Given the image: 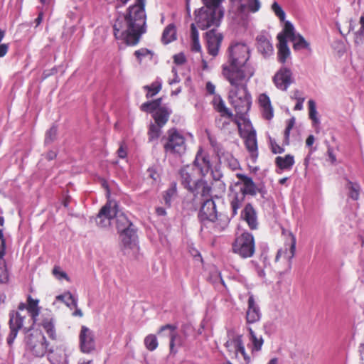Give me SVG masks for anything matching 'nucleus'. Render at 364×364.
I'll list each match as a JSON object with an SVG mask.
<instances>
[{
	"label": "nucleus",
	"mask_w": 364,
	"mask_h": 364,
	"mask_svg": "<svg viewBox=\"0 0 364 364\" xmlns=\"http://www.w3.org/2000/svg\"><path fill=\"white\" fill-rule=\"evenodd\" d=\"M57 127L53 125L49 130L47 131L45 137V144L48 145L51 144L56 138L57 136Z\"/></svg>",
	"instance_id": "nucleus-50"
},
{
	"label": "nucleus",
	"mask_w": 364,
	"mask_h": 364,
	"mask_svg": "<svg viewBox=\"0 0 364 364\" xmlns=\"http://www.w3.org/2000/svg\"><path fill=\"white\" fill-rule=\"evenodd\" d=\"M129 0H117V7L128 3ZM146 0H134L124 14H119L113 26L117 39L122 40L127 46H135L141 36L146 32Z\"/></svg>",
	"instance_id": "nucleus-1"
},
{
	"label": "nucleus",
	"mask_w": 364,
	"mask_h": 364,
	"mask_svg": "<svg viewBox=\"0 0 364 364\" xmlns=\"http://www.w3.org/2000/svg\"><path fill=\"white\" fill-rule=\"evenodd\" d=\"M232 251L242 258L252 257L255 251L253 235L246 231L237 233L232 243Z\"/></svg>",
	"instance_id": "nucleus-8"
},
{
	"label": "nucleus",
	"mask_w": 364,
	"mask_h": 364,
	"mask_svg": "<svg viewBox=\"0 0 364 364\" xmlns=\"http://www.w3.org/2000/svg\"><path fill=\"white\" fill-rule=\"evenodd\" d=\"M9 50V45L7 43H0V58L4 57Z\"/></svg>",
	"instance_id": "nucleus-58"
},
{
	"label": "nucleus",
	"mask_w": 364,
	"mask_h": 364,
	"mask_svg": "<svg viewBox=\"0 0 364 364\" xmlns=\"http://www.w3.org/2000/svg\"><path fill=\"white\" fill-rule=\"evenodd\" d=\"M173 60L174 63L177 66H181L182 65V52L178 53V54L175 55L173 56Z\"/></svg>",
	"instance_id": "nucleus-60"
},
{
	"label": "nucleus",
	"mask_w": 364,
	"mask_h": 364,
	"mask_svg": "<svg viewBox=\"0 0 364 364\" xmlns=\"http://www.w3.org/2000/svg\"><path fill=\"white\" fill-rule=\"evenodd\" d=\"M225 346L230 352L234 353V348L236 346L235 343V337L232 339L227 341Z\"/></svg>",
	"instance_id": "nucleus-57"
},
{
	"label": "nucleus",
	"mask_w": 364,
	"mask_h": 364,
	"mask_svg": "<svg viewBox=\"0 0 364 364\" xmlns=\"http://www.w3.org/2000/svg\"><path fill=\"white\" fill-rule=\"evenodd\" d=\"M191 50L193 51L199 52L201 49V46L199 42L198 31L194 23L191 24Z\"/></svg>",
	"instance_id": "nucleus-35"
},
{
	"label": "nucleus",
	"mask_w": 364,
	"mask_h": 364,
	"mask_svg": "<svg viewBox=\"0 0 364 364\" xmlns=\"http://www.w3.org/2000/svg\"><path fill=\"white\" fill-rule=\"evenodd\" d=\"M162 127H161L156 123L151 124L149 126L148 134L150 141L156 140L159 139L161 134Z\"/></svg>",
	"instance_id": "nucleus-42"
},
{
	"label": "nucleus",
	"mask_w": 364,
	"mask_h": 364,
	"mask_svg": "<svg viewBox=\"0 0 364 364\" xmlns=\"http://www.w3.org/2000/svg\"><path fill=\"white\" fill-rule=\"evenodd\" d=\"M236 176L240 179V182L236 183L235 186L240 183L242 184V187L240 188L238 193H244V197L247 194L251 196L257 194V186L250 177L242 173H237Z\"/></svg>",
	"instance_id": "nucleus-18"
},
{
	"label": "nucleus",
	"mask_w": 364,
	"mask_h": 364,
	"mask_svg": "<svg viewBox=\"0 0 364 364\" xmlns=\"http://www.w3.org/2000/svg\"><path fill=\"white\" fill-rule=\"evenodd\" d=\"M294 124H295V118L291 117L290 119H289V121L287 122V126L284 131V137H285V141H287V144H288L290 131L291 130V129L293 128Z\"/></svg>",
	"instance_id": "nucleus-54"
},
{
	"label": "nucleus",
	"mask_w": 364,
	"mask_h": 364,
	"mask_svg": "<svg viewBox=\"0 0 364 364\" xmlns=\"http://www.w3.org/2000/svg\"><path fill=\"white\" fill-rule=\"evenodd\" d=\"M259 104L262 109L263 116L267 119H270L273 117V109L271 105L269 97L266 94H261L258 98Z\"/></svg>",
	"instance_id": "nucleus-26"
},
{
	"label": "nucleus",
	"mask_w": 364,
	"mask_h": 364,
	"mask_svg": "<svg viewBox=\"0 0 364 364\" xmlns=\"http://www.w3.org/2000/svg\"><path fill=\"white\" fill-rule=\"evenodd\" d=\"M176 193V183H172L170 188L166 191V194L164 196L165 204L170 206L171 198Z\"/></svg>",
	"instance_id": "nucleus-48"
},
{
	"label": "nucleus",
	"mask_w": 364,
	"mask_h": 364,
	"mask_svg": "<svg viewBox=\"0 0 364 364\" xmlns=\"http://www.w3.org/2000/svg\"><path fill=\"white\" fill-rule=\"evenodd\" d=\"M248 331L250 336V341L253 345V349L257 351L259 350L262 348L264 342L262 337H257L251 328H249Z\"/></svg>",
	"instance_id": "nucleus-41"
},
{
	"label": "nucleus",
	"mask_w": 364,
	"mask_h": 364,
	"mask_svg": "<svg viewBox=\"0 0 364 364\" xmlns=\"http://www.w3.org/2000/svg\"><path fill=\"white\" fill-rule=\"evenodd\" d=\"M127 151L125 150L123 144H121L117 150V155L120 159H124L127 156Z\"/></svg>",
	"instance_id": "nucleus-59"
},
{
	"label": "nucleus",
	"mask_w": 364,
	"mask_h": 364,
	"mask_svg": "<svg viewBox=\"0 0 364 364\" xmlns=\"http://www.w3.org/2000/svg\"><path fill=\"white\" fill-rule=\"evenodd\" d=\"M198 216L203 225H206L208 223H214L216 220L218 213L213 200L203 198Z\"/></svg>",
	"instance_id": "nucleus-12"
},
{
	"label": "nucleus",
	"mask_w": 364,
	"mask_h": 364,
	"mask_svg": "<svg viewBox=\"0 0 364 364\" xmlns=\"http://www.w3.org/2000/svg\"><path fill=\"white\" fill-rule=\"evenodd\" d=\"M250 50L242 43H237L229 48V58L222 66V75L232 74V77H252L255 73V66L250 62Z\"/></svg>",
	"instance_id": "nucleus-2"
},
{
	"label": "nucleus",
	"mask_w": 364,
	"mask_h": 364,
	"mask_svg": "<svg viewBox=\"0 0 364 364\" xmlns=\"http://www.w3.org/2000/svg\"><path fill=\"white\" fill-rule=\"evenodd\" d=\"M275 163L282 170H290L294 164V159L290 154L285 156H277L275 159Z\"/></svg>",
	"instance_id": "nucleus-33"
},
{
	"label": "nucleus",
	"mask_w": 364,
	"mask_h": 364,
	"mask_svg": "<svg viewBox=\"0 0 364 364\" xmlns=\"http://www.w3.org/2000/svg\"><path fill=\"white\" fill-rule=\"evenodd\" d=\"M140 109L141 111L151 113L156 124L164 127L168 120L171 109L166 105H162V98L148 101L143 103Z\"/></svg>",
	"instance_id": "nucleus-6"
},
{
	"label": "nucleus",
	"mask_w": 364,
	"mask_h": 364,
	"mask_svg": "<svg viewBox=\"0 0 364 364\" xmlns=\"http://www.w3.org/2000/svg\"><path fill=\"white\" fill-rule=\"evenodd\" d=\"M188 252L193 257V259L197 261L202 262L203 259L201 255L198 250L193 247V244H188Z\"/></svg>",
	"instance_id": "nucleus-52"
},
{
	"label": "nucleus",
	"mask_w": 364,
	"mask_h": 364,
	"mask_svg": "<svg viewBox=\"0 0 364 364\" xmlns=\"http://www.w3.org/2000/svg\"><path fill=\"white\" fill-rule=\"evenodd\" d=\"M162 81L161 80L157 79L156 81L152 82L150 85H146L144 87L147 90L146 97L150 98L156 95L161 89Z\"/></svg>",
	"instance_id": "nucleus-38"
},
{
	"label": "nucleus",
	"mask_w": 364,
	"mask_h": 364,
	"mask_svg": "<svg viewBox=\"0 0 364 364\" xmlns=\"http://www.w3.org/2000/svg\"><path fill=\"white\" fill-rule=\"evenodd\" d=\"M213 102L215 109L220 114L222 117H225L228 119H230L232 117V112L225 106L224 101L219 95L214 97Z\"/></svg>",
	"instance_id": "nucleus-28"
},
{
	"label": "nucleus",
	"mask_w": 364,
	"mask_h": 364,
	"mask_svg": "<svg viewBox=\"0 0 364 364\" xmlns=\"http://www.w3.org/2000/svg\"><path fill=\"white\" fill-rule=\"evenodd\" d=\"M147 350L153 351L158 347V341L156 336L154 334L146 336L144 341Z\"/></svg>",
	"instance_id": "nucleus-43"
},
{
	"label": "nucleus",
	"mask_w": 364,
	"mask_h": 364,
	"mask_svg": "<svg viewBox=\"0 0 364 364\" xmlns=\"http://www.w3.org/2000/svg\"><path fill=\"white\" fill-rule=\"evenodd\" d=\"M291 41L293 42V48L296 50L301 49L311 50L310 44L299 33L294 36Z\"/></svg>",
	"instance_id": "nucleus-36"
},
{
	"label": "nucleus",
	"mask_w": 364,
	"mask_h": 364,
	"mask_svg": "<svg viewBox=\"0 0 364 364\" xmlns=\"http://www.w3.org/2000/svg\"><path fill=\"white\" fill-rule=\"evenodd\" d=\"M25 342L26 352L36 358L43 357L50 348L45 336L38 331L28 333Z\"/></svg>",
	"instance_id": "nucleus-7"
},
{
	"label": "nucleus",
	"mask_w": 364,
	"mask_h": 364,
	"mask_svg": "<svg viewBox=\"0 0 364 364\" xmlns=\"http://www.w3.org/2000/svg\"><path fill=\"white\" fill-rule=\"evenodd\" d=\"M232 8H235L239 13H244L247 10L252 12L257 11L260 8L259 0H230Z\"/></svg>",
	"instance_id": "nucleus-19"
},
{
	"label": "nucleus",
	"mask_w": 364,
	"mask_h": 364,
	"mask_svg": "<svg viewBox=\"0 0 364 364\" xmlns=\"http://www.w3.org/2000/svg\"><path fill=\"white\" fill-rule=\"evenodd\" d=\"M171 74L173 77H170L168 79V84L170 85H173L174 84L178 83L181 80L178 75V69L176 66H173L171 69Z\"/></svg>",
	"instance_id": "nucleus-53"
},
{
	"label": "nucleus",
	"mask_w": 364,
	"mask_h": 364,
	"mask_svg": "<svg viewBox=\"0 0 364 364\" xmlns=\"http://www.w3.org/2000/svg\"><path fill=\"white\" fill-rule=\"evenodd\" d=\"M204 6L196 11L195 20L201 29L215 28L220 25L224 16L221 6L223 0H202Z\"/></svg>",
	"instance_id": "nucleus-5"
},
{
	"label": "nucleus",
	"mask_w": 364,
	"mask_h": 364,
	"mask_svg": "<svg viewBox=\"0 0 364 364\" xmlns=\"http://www.w3.org/2000/svg\"><path fill=\"white\" fill-rule=\"evenodd\" d=\"M279 34H283L285 37V40L289 38L291 41L298 33H295L294 26L289 21H286L284 23L283 33H280Z\"/></svg>",
	"instance_id": "nucleus-44"
},
{
	"label": "nucleus",
	"mask_w": 364,
	"mask_h": 364,
	"mask_svg": "<svg viewBox=\"0 0 364 364\" xmlns=\"http://www.w3.org/2000/svg\"><path fill=\"white\" fill-rule=\"evenodd\" d=\"M278 60L280 63H284L290 57V50L287 46V41L283 34H278Z\"/></svg>",
	"instance_id": "nucleus-24"
},
{
	"label": "nucleus",
	"mask_w": 364,
	"mask_h": 364,
	"mask_svg": "<svg viewBox=\"0 0 364 364\" xmlns=\"http://www.w3.org/2000/svg\"><path fill=\"white\" fill-rule=\"evenodd\" d=\"M245 138V146L252 160L255 161L258 156L256 132L255 130L250 131Z\"/></svg>",
	"instance_id": "nucleus-23"
},
{
	"label": "nucleus",
	"mask_w": 364,
	"mask_h": 364,
	"mask_svg": "<svg viewBox=\"0 0 364 364\" xmlns=\"http://www.w3.org/2000/svg\"><path fill=\"white\" fill-rule=\"evenodd\" d=\"M57 156V154L54 151H49L46 154V159L49 161L54 159Z\"/></svg>",
	"instance_id": "nucleus-63"
},
{
	"label": "nucleus",
	"mask_w": 364,
	"mask_h": 364,
	"mask_svg": "<svg viewBox=\"0 0 364 364\" xmlns=\"http://www.w3.org/2000/svg\"><path fill=\"white\" fill-rule=\"evenodd\" d=\"M289 236L290 239L288 245L289 249L286 247L284 250H279L275 258L276 261H278L282 255L288 260H291L294 257L296 250V237L292 233H289Z\"/></svg>",
	"instance_id": "nucleus-25"
},
{
	"label": "nucleus",
	"mask_w": 364,
	"mask_h": 364,
	"mask_svg": "<svg viewBox=\"0 0 364 364\" xmlns=\"http://www.w3.org/2000/svg\"><path fill=\"white\" fill-rule=\"evenodd\" d=\"M241 218L247 223L249 228L252 230L257 228L258 223L256 211L252 205L247 204L241 213Z\"/></svg>",
	"instance_id": "nucleus-22"
},
{
	"label": "nucleus",
	"mask_w": 364,
	"mask_h": 364,
	"mask_svg": "<svg viewBox=\"0 0 364 364\" xmlns=\"http://www.w3.org/2000/svg\"><path fill=\"white\" fill-rule=\"evenodd\" d=\"M56 299L63 301L70 309L77 307V300L70 291L57 296Z\"/></svg>",
	"instance_id": "nucleus-37"
},
{
	"label": "nucleus",
	"mask_w": 364,
	"mask_h": 364,
	"mask_svg": "<svg viewBox=\"0 0 364 364\" xmlns=\"http://www.w3.org/2000/svg\"><path fill=\"white\" fill-rule=\"evenodd\" d=\"M230 84L228 98L238 114H245L250 109L252 97L247 90V83L252 77H232L226 73L223 77Z\"/></svg>",
	"instance_id": "nucleus-3"
},
{
	"label": "nucleus",
	"mask_w": 364,
	"mask_h": 364,
	"mask_svg": "<svg viewBox=\"0 0 364 364\" xmlns=\"http://www.w3.org/2000/svg\"><path fill=\"white\" fill-rule=\"evenodd\" d=\"M218 155L220 162L226 164L232 170H236L239 167L237 160L230 153L220 150L218 151Z\"/></svg>",
	"instance_id": "nucleus-29"
},
{
	"label": "nucleus",
	"mask_w": 364,
	"mask_h": 364,
	"mask_svg": "<svg viewBox=\"0 0 364 364\" xmlns=\"http://www.w3.org/2000/svg\"><path fill=\"white\" fill-rule=\"evenodd\" d=\"M205 39L208 53L213 56L217 55L223 40L222 35L212 28L205 33Z\"/></svg>",
	"instance_id": "nucleus-16"
},
{
	"label": "nucleus",
	"mask_w": 364,
	"mask_h": 364,
	"mask_svg": "<svg viewBox=\"0 0 364 364\" xmlns=\"http://www.w3.org/2000/svg\"><path fill=\"white\" fill-rule=\"evenodd\" d=\"M215 87L211 82L206 83V90L208 93L213 95L215 93Z\"/></svg>",
	"instance_id": "nucleus-61"
},
{
	"label": "nucleus",
	"mask_w": 364,
	"mask_h": 364,
	"mask_svg": "<svg viewBox=\"0 0 364 364\" xmlns=\"http://www.w3.org/2000/svg\"><path fill=\"white\" fill-rule=\"evenodd\" d=\"M116 214V205L111 206L110 203H107L100 210L96 217V223L100 228H107L111 225V220Z\"/></svg>",
	"instance_id": "nucleus-14"
},
{
	"label": "nucleus",
	"mask_w": 364,
	"mask_h": 364,
	"mask_svg": "<svg viewBox=\"0 0 364 364\" xmlns=\"http://www.w3.org/2000/svg\"><path fill=\"white\" fill-rule=\"evenodd\" d=\"M48 359L51 364H60L63 360L61 353H55L53 348H49L48 351Z\"/></svg>",
	"instance_id": "nucleus-46"
},
{
	"label": "nucleus",
	"mask_w": 364,
	"mask_h": 364,
	"mask_svg": "<svg viewBox=\"0 0 364 364\" xmlns=\"http://www.w3.org/2000/svg\"><path fill=\"white\" fill-rule=\"evenodd\" d=\"M308 104L309 109V118L312 120L314 125L318 124L319 119L317 117V111L315 102L312 100H309Z\"/></svg>",
	"instance_id": "nucleus-45"
},
{
	"label": "nucleus",
	"mask_w": 364,
	"mask_h": 364,
	"mask_svg": "<svg viewBox=\"0 0 364 364\" xmlns=\"http://www.w3.org/2000/svg\"><path fill=\"white\" fill-rule=\"evenodd\" d=\"M272 9L275 14V15L280 19V21H284L285 19V13L282 9V7L277 3L274 2L272 5Z\"/></svg>",
	"instance_id": "nucleus-51"
},
{
	"label": "nucleus",
	"mask_w": 364,
	"mask_h": 364,
	"mask_svg": "<svg viewBox=\"0 0 364 364\" xmlns=\"http://www.w3.org/2000/svg\"><path fill=\"white\" fill-rule=\"evenodd\" d=\"M359 353L360 358V364H364V343L360 344L359 346Z\"/></svg>",
	"instance_id": "nucleus-62"
},
{
	"label": "nucleus",
	"mask_w": 364,
	"mask_h": 364,
	"mask_svg": "<svg viewBox=\"0 0 364 364\" xmlns=\"http://www.w3.org/2000/svg\"><path fill=\"white\" fill-rule=\"evenodd\" d=\"M39 301L33 299L31 296H28L27 310L29 313L33 323L37 320V317L40 314V307L38 306Z\"/></svg>",
	"instance_id": "nucleus-32"
},
{
	"label": "nucleus",
	"mask_w": 364,
	"mask_h": 364,
	"mask_svg": "<svg viewBox=\"0 0 364 364\" xmlns=\"http://www.w3.org/2000/svg\"><path fill=\"white\" fill-rule=\"evenodd\" d=\"M271 148L272 151L274 154H281L284 151V148L281 147L279 145L273 141H271Z\"/></svg>",
	"instance_id": "nucleus-56"
},
{
	"label": "nucleus",
	"mask_w": 364,
	"mask_h": 364,
	"mask_svg": "<svg viewBox=\"0 0 364 364\" xmlns=\"http://www.w3.org/2000/svg\"><path fill=\"white\" fill-rule=\"evenodd\" d=\"M360 23L361 25L360 32L362 36H364V14L360 17Z\"/></svg>",
	"instance_id": "nucleus-64"
},
{
	"label": "nucleus",
	"mask_w": 364,
	"mask_h": 364,
	"mask_svg": "<svg viewBox=\"0 0 364 364\" xmlns=\"http://www.w3.org/2000/svg\"><path fill=\"white\" fill-rule=\"evenodd\" d=\"M346 188L349 191V196L355 200H357L359 198L360 186L359 184L353 183L350 181H347Z\"/></svg>",
	"instance_id": "nucleus-40"
},
{
	"label": "nucleus",
	"mask_w": 364,
	"mask_h": 364,
	"mask_svg": "<svg viewBox=\"0 0 364 364\" xmlns=\"http://www.w3.org/2000/svg\"><path fill=\"white\" fill-rule=\"evenodd\" d=\"M10 333L7 337V343L11 346L18 335V331L23 327L25 316L18 311H11L9 314Z\"/></svg>",
	"instance_id": "nucleus-13"
},
{
	"label": "nucleus",
	"mask_w": 364,
	"mask_h": 364,
	"mask_svg": "<svg viewBox=\"0 0 364 364\" xmlns=\"http://www.w3.org/2000/svg\"><path fill=\"white\" fill-rule=\"evenodd\" d=\"M273 81L276 87L283 91L287 90L292 83L291 72L285 67L278 70L273 77Z\"/></svg>",
	"instance_id": "nucleus-15"
},
{
	"label": "nucleus",
	"mask_w": 364,
	"mask_h": 364,
	"mask_svg": "<svg viewBox=\"0 0 364 364\" xmlns=\"http://www.w3.org/2000/svg\"><path fill=\"white\" fill-rule=\"evenodd\" d=\"M80 348L84 353H90L95 348V336L93 331L82 326L79 333Z\"/></svg>",
	"instance_id": "nucleus-11"
},
{
	"label": "nucleus",
	"mask_w": 364,
	"mask_h": 364,
	"mask_svg": "<svg viewBox=\"0 0 364 364\" xmlns=\"http://www.w3.org/2000/svg\"><path fill=\"white\" fill-rule=\"evenodd\" d=\"M134 55L136 56L138 61L141 63V60L146 57L149 56V58L151 59L152 58L153 53L150 50L142 48L136 50L134 52Z\"/></svg>",
	"instance_id": "nucleus-49"
},
{
	"label": "nucleus",
	"mask_w": 364,
	"mask_h": 364,
	"mask_svg": "<svg viewBox=\"0 0 364 364\" xmlns=\"http://www.w3.org/2000/svg\"><path fill=\"white\" fill-rule=\"evenodd\" d=\"M186 176L183 175V186L193 194L194 199L200 194L201 197H205L210 193V188L205 183L199 179L193 180L186 173Z\"/></svg>",
	"instance_id": "nucleus-10"
},
{
	"label": "nucleus",
	"mask_w": 364,
	"mask_h": 364,
	"mask_svg": "<svg viewBox=\"0 0 364 364\" xmlns=\"http://www.w3.org/2000/svg\"><path fill=\"white\" fill-rule=\"evenodd\" d=\"M235 343L236 345L235 348H234V353L235 355L237 356L238 354L240 353L245 360L249 359V358L247 356L241 336H237L235 337Z\"/></svg>",
	"instance_id": "nucleus-39"
},
{
	"label": "nucleus",
	"mask_w": 364,
	"mask_h": 364,
	"mask_svg": "<svg viewBox=\"0 0 364 364\" xmlns=\"http://www.w3.org/2000/svg\"><path fill=\"white\" fill-rule=\"evenodd\" d=\"M5 254L4 247H0V283L1 284H6L9 281V272L4 259Z\"/></svg>",
	"instance_id": "nucleus-34"
},
{
	"label": "nucleus",
	"mask_w": 364,
	"mask_h": 364,
	"mask_svg": "<svg viewBox=\"0 0 364 364\" xmlns=\"http://www.w3.org/2000/svg\"><path fill=\"white\" fill-rule=\"evenodd\" d=\"M53 274L58 279H68V275L65 272L60 271L59 267H54L53 270Z\"/></svg>",
	"instance_id": "nucleus-55"
},
{
	"label": "nucleus",
	"mask_w": 364,
	"mask_h": 364,
	"mask_svg": "<svg viewBox=\"0 0 364 364\" xmlns=\"http://www.w3.org/2000/svg\"><path fill=\"white\" fill-rule=\"evenodd\" d=\"M245 197L242 193H233L230 202V206L232 210V215L235 216L237 214V211L240 209L244 203Z\"/></svg>",
	"instance_id": "nucleus-31"
},
{
	"label": "nucleus",
	"mask_w": 364,
	"mask_h": 364,
	"mask_svg": "<svg viewBox=\"0 0 364 364\" xmlns=\"http://www.w3.org/2000/svg\"><path fill=\"white\" fill-rule=\"evenodd\" d=\"M43 327L51 339H55V331L51 321L46 320L43 322Z\"/></svg>",
	"instance_id": "nucleus-47"
},
{
	"label": "nucleus",
	"mask_w": 364,
	"mask_h": 364,
	"mask_svg": "<svg viewBox=\"0 0 364 364\" xmlns=\"http://www.w3.org/2000/svg\"><path fill=\"white\" fill-rule=\"evenodd\" d=\"M159 334L170 337V353L176 354L177 350L174 349L175 327L172 325H165L161 327Z\"/></svg>",
	"instance_id": "nucleus-27"
},
{
	"label": "nucleus",
	"mask_w": 364,
	"mask_h": 364,
	"mask_svg": "<svg viewBox=\"0 0 364 364\" xmlns=\"http://www.w3.org/2000/svg\"><path fill=\"white\" fill-rule=\"evenodd\" d=\"M176 39V29L173 23L168 25L163 31L161 41L164 44H168Z\"/></svg>",
	"instance_id": "nucleus-30"
},
{
	"label": "nucleus",
	"mask_w": 364,
	"mask_h": 364,
	"mask_svg": "<svg viewBox=\"0 0 364 364\" xmlns=\"http://www.w3.org/2000/svg\"><path fill=\"white\" fill-rule=\"evenodd\" d=\"M114 218L116 219V228L124 254L136 257L139 247L135 225L129 220L125 213L119 211L117 208Z\"/></svg>",
	"instance_id": "nucleus-4"
},
{
	"label": "nucleus",
	"mask_w": 364,
	"mask_h": 364,
	"mask_svg": "<svg viewBox=\"0 0 364 364\" xmlns=\"http://www.w3.org/2000/svg\"><path fill=\"white\" fill-rule=\"evenodd\" d=\"M260 318V309L256 304L253 295H250L248 299V307L246 313L247 322L254 323L259 321Z\"/></svg>",
	"instance_id": "nucleus-20"
},
{
	"label": "nucleus",
	"mask_w": 364,
	"mask_h": 364,
	"mask_svg": "<svg viewBox=\"0 0 364 364\" xmlns=\"http://www.w3.org/2000/svg\"><path fill=\"white\" fill-rule=\"evenodd\" d=\"M258 51L264 57L267 58L273 54V46L270 43L268 35L261 33L257 37Z\"/></svg>",
	"instance_id": "nucleus-21"
},
{
	"label": "nucleus",
	"mask_w": 364,
	"mask_h": 364,
	"mask_svg": "<svg viewBox=\"0 0 364 364\" xmlns=\"http://www.w3.org/2000/svg\"><path fill=\"white\" fill-rule=\"evenodd\" d=\"M167 141L164 144L166 153L181 156L182 151V134L175 128L170 129L167 132Z\"/></svg>",
	"instance_id": "nucleus-9"
},
{
	"label": "nucleus",
	"mask_w": 364,
	"mask_h": 364,
	"mask_svg": "<svg viewBox=\"0 0 364 364\" xmlns=\"http://www.w3.org/2000/svg\"><path fill=\"white\" fill-rule=\"evenodd\" d=\"M194 166L198 169L199 173L205 176L210 170L211 164L208 154L200 149L193 161Z\"/></svg>",
	"instance_id": "nucleus-17"
}]
</instances>
